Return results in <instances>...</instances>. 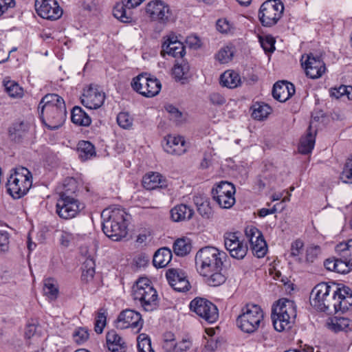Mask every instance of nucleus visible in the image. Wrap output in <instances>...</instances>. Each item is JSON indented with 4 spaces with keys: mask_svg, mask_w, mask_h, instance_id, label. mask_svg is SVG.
Returning a JSON list of instances; mask_svg holds the SVG:
<instances>
[{
    "mask_svg": "<svg viewBox=\"0 0 352 352\" xmlns=\"http://www.w3.org/2000/svg\"><path fill=\"white\" fill-rule=\"evenodd\" d=\"M131 85L135 91L148 98L157 95L162 86L157 78H150L146 74H140L133 78Z\"/></svg>",
    "mask_w": 352,
    "mask_h": 352,
    "instance_id": "obj_11",
    "label": "nucleus"
},
{
    "mask_svg": "<svg viewBox=\"0 0 352 352\" xmlns=\"http://www.w3.org/2000/svg\"><path fill=\"white\" fill-rule=\"evenodd\" d=\"M296 316V305L293 300L282 298L272 307L271 318L274 329L277 331L290 329Z\"/></svg>",
    "mask_w": 352,
    "mask_h": 352,
    "instance_id": "obj_4",
    "label": "nucleus"
},
{
    "mask_svg": "<svg viewBox=\"0 0 352 352\" xmlns=\"http://www.w3.org/2000/svg\"><path fill=\"white\" fill-rule=\"evenodd\" d=\"M174 252L177 256H186L191 250V243L188 239H178L173 244Z\"/></svg>",
    "mask_w": 352,
    "mask_h": 352,
    "instance_id": "obj_40",
    "label": "nucleus"
},
{
    "mask_svg": "<svg viewBox=\"0 0 352 352\" xmlns=\"http://www.w3.org/2000/svg\"><path fill=\"white\" fill-rule=\"evenodd\" d=\"M106 324V315L105 312L102 309H100L96 319L95 322V331L97 333H101L103 331V328Z\"/></svg>",
    "mask_w": 352,
    "mask_h": 352,
    "instance_id": "obj_55",
    "label": "nucleus"
},
{
    "mask_svg": "<svg viewBox=\"0 0 352 352\" xmlns=\"http://www.w3.org/2000/svg\"><path fill=\"white\" fill-rule=\"evenodd\" d=\"M330 95L336 99L346 96L348 100H352V87L341 85L338 88H333Z\"/></svg>",
    "mask_w": 352,
    "mask_h": 352,
    "instance_id": "obj_44",
    "label": "nucleus"
},
{
    "mask_svg": "<svg viewBox=\"0 0 352 352\" xmlns=\"http://www.w3.org/2000/svg\"><path fill=\"white\" fill-rule=\"evenodd\" d=\"M38 109L43 123L50 129H58L65 121V103L58 94H46L41 99Z\"/></svg>",
    "mask_w": 352,
    "mask_h": 352,
    "instance_id": "obj_1",
    "label": "nucleus"
},
{
    "mask_svg": "<svg viewBox=\"0 0 352 352\" xmlns=\"http://www.w3.org/2000/svg\"><path fill=\"white\" fill-rule=\"evenodd\" d=\"M176 352H184L188 350L192 345L191 342L187 339H183L181 342L176 344Z\"/></svg>",
    "mask_w": 352,
    "mask_h": 352,
    "instance_id": "obj_60",
    "label": "nucleus"
},
{
    "mask_svg": "<svg viewBox=\"0 0 352 352\" xmlns=\"http://www.w3.org/2000/svg\"><path fill=\"white\" fill-rule=\"evenodd\" d=\"M138 352H154L150 338L146 334H140L138 339Z\"/></svg>",
    "mask_w": 352,
    "mask_h": 352,
    "instance_id": "obj_47",
    "label": "nucleus"
},
{
    "mask_svg": "<svg viewBox=\"0 0 352 352\" xmlns=\"http://www.w3.org/2000/svg\"><path fill=\"white\" fill-rule=\"evenodd\" d=\"M221 270H214L210 273L206 274H201L206 277L207 284L212 287H217L225 283L226 278L221 273Z\"/></svg>",
    "mask_w": 352,
    "mask_h": 352,
    "instance_id": "obj_39",
    "label": "nucleus"
},
{
    "mask_svg": "<svg viewBox=\"0 0 352 352\" xmlns=\"http://www.w3.org/2000/svg\"><path fill=\"white\" fill-rule=\"evenodd\" d=\"M220 84L223 87L234 89L241 85L240 76L233 70H227L221 75Z\"/></svg>",
    "mask_w": 352,
    "mask_h": 352,
    "instance_id": "obj_31",
    "label": "nucleus"
},
{
    "mask_svg": "<svg viewBox=\"0 0 352 352\" xmlns=\"http://www.w3.org/2000/svg\"><path fill=\"white\" fill-rule=\"evenodd\" d=\"M76 180L73 178L67 179L63 184V190L59 193V196L61 198H74L73 194L76 192Z\"/></svg>",
    "mask_w": 352,
    "mask_h": 352,
    "instance_id": "obj_42",
    "label": "nucleus"
},
{
    "mask_svg": "<svg viewBox=\"0 0 352 352\" xmlns=\"http://www.w3.org/2000/svg\"><path fill=\"white\" fill-rule=\"evenodd\" d=\"M32 184V174L28 169L16 168L8 180V192L14 199L21 198L28 192Z\"/></svg>",
    "mask_w": 352,
    "mask_h": 352,
    "instance_id": "obj_7",
    "label": "nucleus"
},
{
    "mask_svg": "<svg viewBox=\"0 0 352 352\" xmlns=\"http://www.w3.org/2000/svg\"><path fill=\"white\" fill-rule=\"evenodd\" d=\"M305 56H302V65L304 67L306 74L311 78H318L325 72V64L320 57L314 56L312 54L306 56V60L303 61Z\"/></svg>",
    "mask_w": 352,
    "mask_h": 352,
    "instance_id": "obj_19",
    "label": "nucleus"
},
{
    "mask_svg": "<svg viewBox=\"0 0 352 352\" xmlns=\"http://www.w3.org/2000/svg\"><path fill=\"white\" fill-rule=\"evenodd\" d=\"M259 41L261 47L266 52H273L275 50L274 43L275 40L271 36H266L265 37L260 36Z\"/></svg>",
    "mask_w": 352,
    "mask_h": 352,
    "instance_id": "obj_52",
    "label": "nucleus"
},
{
    "mask_svg": "<svg viewBox=\"0 0 352 352\" xmlns=\"http://www.w3.org/2000/svg\"><path fill=\"white\" fill-rule=\"evenodd\" d=\"M217 29L222 34H232L234 27L227 19H220L217 21Z\"/></svg>",
    "mask_w": 352,
    "mask_h": 352,
    "instance_id": "obj_48",
    "label": "nucleus"
},
{
    "mask_svg": "<svg viewBox=\"0 0 352 352\" xmlns=\"http://www.w3.org/2000/svg\"><path fill=\"white\" fill-rule=\"evenodd\" d=\"M143 325V320L140 313L133 309H125L118 316L116 326L118 329H124L132 328L138 332Z\"/></svg>",
    "mask_w": 352,
    "mask_h": 352,
    "instance_id": "obj_15",
    "label": "nucleus"
},
{
    "mask_svg": "<svg viewBox=\"0 0 352 352\" xmlns=\"http://www.w3.org/2000/svg\"><path fill=\"white\" fill-rule=\"evenodd\" d=\"M71 119L73 123L79 126H89L91 120L87 113L80 107L76 106L72 111Z\"/></svg>",
    "mask_w": 352,
    "mask_h": 352,
    "instance_id": "obj_34",
    "label": "nucleus"
},
{
    "mask_svg": "<svg viewBox=\"0 0 352 352\" xmlns=\"http://www.w3.org/2000/svg\"><path fill=\"white\" fill-rule=\"evenodd\" d=\"M101 217L103 219L102 230L109 238L117 241L126 236L128 214L123 209H105Z\"/></svg>",
    "mask_w": 352,
    "mask_h": 352,
    "instance_id": "obj_2",
    "label": "nucleus"
},
{
    "mask_svg": "<svg viewBox=\"0 0 352 352\" xmlns=\"http://www.w3.org/2000/svg\"><path fill=\"white\" fill-rule=\"evenodd\" d=\"M195 204L197 205L198 212L206 219H209L212 215V210L210 206V202L206 197L201 196H195L193 198Z\"/></svg>",
    "mask_w": 352,
    "mask_h": 352,
    "instance_id": "obj_36",
    "label": "nucleus"
},
{
    "mask_svg": "<svg viewBox=\"0 0 352 352\" xmlns=\"http://www.w3.org/2000/svg\"><path fill=\"white\" fill-rule=\"evenodd\" d=\"M166 279L174 290L180 292L188 291L190 285L184 272L179 269H168L166 273Z\"/></svg>",
    "mask_w": 352,
    "mask_h": 352,
    "instance_id": "obj_20",
    "label": "nucleus"
},
{
    "mask_svg": "<svg viewBox=\"0 0 352 352\" xmlns=\"http://www.w3.org/2000/svg\"><path fill=\"white\" fill-rule=\"evenodd\" d=\"M172 252L167 248L159 249L154 254L153 263L155 267L162 268L166 267L171 261Z\"/></svg>",
    "mask_w": 352,
    "mask_h": 352,
    "instance_id": "obj_32",
    "label": "nucleus"
},
{
    "mask_svg": "<svg viewBox=\"0 0 352 352\" xmlns=\"http://www.w3.org/2000/svg\"><path fill=\"white\" fill-rule=\"evenodd\" d=\"M9 236L6 232H0V250L5 252L8 249Z\"/></svg>",
    "mask_w": 352,
    "mask_h": 352,
    "instance_id": "obj_59",
    "label": "nucleus"
},
{
    "mask_svg": "<svg viewBox=\"0 0 352 352\" xmlns=\"http://www.w3.org/2000/svg\"><path fill=\"white\" fill-rule=\"evenodd\" d=\"M161 54L164 56L166 54L175 58H182L185 54V47L177 40V36L170 35L162 44Z\"/></svg>",
    "mask_w": 352,
    "mask_h": 352,
    "instance_id": "obj_22",
    "label": "nucleus"
},
{
    "mask_svg": "<svg viewBox=\"0 0 352 352\" xmlns=\"http://www.w3.org/2000/svg\"><path fill=\"white\" fill-rule=\"evenodd\" d=\"M145 12L152 21L160 23H167L171 16L168 5L162 0H153L148 3Z\"/></svg>",
    "mask_w": 352,
    "mask_h": 352,
    "instance_id": "obj_13",
    "label": "nucleus"
},
{
    "mask_svg": "<svg viewBox=\"0 0 352 352\" xmlns=\"http://www.w3.org/2000/svg\"><path fill=\"white\" fill-rule=\"evenodd\" d=\"M43 292L50 300L57 298L58 289L51 278L46 279L44 282Z\"/></svg>",
    "mask_w": 352,
    "mask_h": 352,
    "instance_id": "obj_45",
    "label": "nucleus"
},
{
    "mask_svg": "<svg viewBox=\"0 0 352 352\" xmlns=\"http://www.w3.org/2000/svg\"><path fill=\"white\" fill-rule=\"evenodd\" d=\"M339 292V285L333 283L329 285L327 283H320L316 285L311 292L310 303L316 309L320 311L324 308V302L329 294H334Z\"/></svg>",
    "mask_w": 352,
    "mask_h": 352,
    "instance_id": "obj_12",
    "label": "nucleus"
},
{
    "mask_svg": "<svg viewBox=\"0 0 352 352\" xmlns=\"http://www.w3.org/2000/svg\"><path fill=\"white\" fill-rule=\"evenodd\" d=\"M336 252L340 261L347 265L349 272L352 270V239L342 242L335 248Z\"/></svg>",
    "mask_w": 352,
    "mask_h": 352,
    "instance_id": "obj_25",
    "label": "nucleus"
},
{
    "mask_svg": "<svg viewBox=\"0 0 352 352\" xmlns=\"http://www.w3.org/2000/svg\"><path fill=\"white\" fill-rule=\"evenodd\" d=\"M226 253L212 246L201 248L195 256V265L200 274H207L214 270H221Z\"/></svg>",
    "mask_w": 352,
    "mask_h": 352,
    "instance_id": "obj_3",
    "label": "nucleus"
},
{
    "mask_svg": "<svg viewBox=\"0 0 352 352\" xmlns=\"http://www.w3.org/2000/svg\"><path fill=\"white\" fill-rule=\"evenodd\" d=\"M104 99V93L97 85H90L87 89H84L81 103L87 108L96 109L103 104Z\"/></svg>",
    "mask_w": 352,
    "mask_h": 352,
    "instance_id": "obj_17",
    "label": "nucleus"
},
{
    "mask_svg": "<svg viewBox=\"0 0 352 352\" xmlns=\"http://www.w3.org/2000/svg\"><path fill=\"white\" fill-rule=\"evenodd\" d=\"M223 237L225 248L230 256L239 260L243 259L248 252L247 244L239 239L236 232H226Z\"/></svg>",
    "mask_w": 352,
    "mask_h": 352,
    "instance_id": "obj_14",
    "label": "nucleus"
},
{
    "mask_svg": "<svg viewBox=\"0 0 352 352\" xmlns=\"http://www.w3.org/2000/svg\"><path fill=\"white\" fill-rule=\"evenodd\" d=\"M324 303L327 307L322 308L320 311L328 314L344 312L352 307V292L348 287L339 286V292L329 294Z\"/></svg>",
    "mask_w": 352,
    "mask_h": 352,
    "instance_id": "obj_8",
    "label": "nucleus"
},
{
    "mask_svg": "<svg viewBox=\"0 0 352 352\" xmlns=\"http://www.w3.org/2000/svg\"><path fill=\"white\" fill-rule=\"evenodd\" d=\"M188 71L189 65L187 63H184L181 65H176L173 68V74L177 80H181L186 78V76Z\"/></svg>",
    "mask_w": 352,
    "mask_h": 352,
    "instance_id": "obj_53",
    "label": "nucleus"
},
{
    "mask_svg": "<svg viewBox=\"0 0 352 352\" xmlns=\"http://www.w3.org/2000/svg\"><path fill=\"white\" fill-rule=\"evenodd\" d=\"M325 268L329 271L336 272L340 274H347L349 272V268L347 265L340 261L338 257H332L326 259L324 261Z\"/></svg>",
    "mask_w": 352,
    "mask_h": 352,
    "instance_id": "obj_35",
    "label": "nucleus"
},
{
    "mask_svg": "<svg viewBox=\"0 0 352 352\" xmlns=\"http://www.w3.org/2000/svg\"><path fill=\"white\" fill-rule=\"evenodd\" d=\"M232 57V52L228 47L221 49L216 55V58L221 63H228L231 60Z\"/></svg>",
    "mask_w": 352,
    "mask_h": 352,
    "instance_id": "obj_56",
    "label": "nucleus"
},
{
    "mask_svg": "<svg viewBox=\"0 0 352 352\" xmlns=\"http://www.w3.org/2000/svg\"><path fill=\"white\" fill-rule=\"evenodd\" d=\"M294 93V85L285 81L276 82L272 89L273 97L282 102L288 100Z\"/></svg>",
    "mask_w": 352,
    "mask_h": 352,
    "instance_id": "obj_24",
    "label": "nucleus"
},
{
    "mask_svg": "<svg viewBox=\"0 0 352 352\" xmlns=\"http://www.w3.org/2000/svg\"><path fill=\"white\" fill-rule=\"evenodd\" d=\"M89 336L88 329L85 327L76 329L73 333L74 341L78 344L85 343L89 339Z\"/></svg>",
    "mask_w": 352,
    "mask_h": 352,
    "instance_id": "obj_50",
    "label": "nucleus"
},
{
    "mask_svg": "<svg viewBox=\"0 0 352 352\" xmlns=\"http://www.w3.org/2000/svg\"><path fill=\"white\" fill-rule=\"evenodd\" d=\"M190 309L208 323H213L219 318L217 306L206 298H195L190 302Z\"/></svg>",
    "mask_w": 352,
    "mask_h": 352,
    "instance_id": "obj_10",
    "label": "nucleus"
},
{
    "mask_svg": "<svg viewBox=\"0 0 352 352\" xmlns=\"http://www.w3.org/2000/svg\"><path fill=\"white\" fill-rule=\"evenodd\" d=\"M133 297L134 300L140 302L146 311H153L157 307V292L146 278H141L136 281L133 287Z\"/></svg>",
    "mask_w": 352,
    "mask_h": 352,
    "instance_id": "obj_6",
    "label": "nucleus"
},
{
    "mask_svg": "<svg viewBox=\"0 0 352 352\" xmlns=\"http://www.w3.org/2000/svg\"><path fill=\"white\" fill-rule=\"evenodd\" d=\"M284 10V6L279 0H268L264 2L259 10L258 17L261 24L272 27L277 23Z\"/></svg>",
    "mask_w": 352,
    "mask_h": 352,
    "instance_id": "obj_9",
    "label": "nucleus"
},
{
    "mask_svg": "<svg viewBox=\"0 0 352 352\" xmlns=\"http://www.w3.org/2000/svg\"><path fill=\"white\" fill-rule=\"evenodd\" d=\"M36 327L35 324H29L26 326L25 330V337L28 339H30L35 333Z\"/></svg>",
    "mask_w": 352,
    "mask_h": 352,
    "instance_id": "obj_63",
    "label": "nucleus"
},
{
    "mask_svg": "<svg viewBox=\"0 0 352 352\" xmlns=\"http://www.w3.org/2000/svg\"><path fill=\"white\" fill-rule=\"evenodd\" d=\"M327 326L335 333L347 332L352 330V320L344 317H334L327 322Z\"/></svg>",
    "mask_w": 352,
    "mask_h": 352,
    "instance_id": "obj_27",
    "label": "nucleus"
},
{
    "mask_svg": "<svg viewBox=\"0 0 352 352\" xmlns=\"http://www.w3.org/2000/svg\"><path fill=\"white\" fill-rule=\"evenodd\" d=\"M316 133V131H314ZM315 145V134L311 131V127L307 129V135L300 140L298 151L302 154H309L311 152Z\"/></svg>",
    "mask_w": 352,
    "mask_h": 352,
    "instance_id": "obj_33",
    "label": "nucleus"
},
{
    "mask_svg": "<svg viewBox=\"0 0 352 352\" xmlns=\"http://www.w3.org/2000/svg\"><path fill=\"white\" fill-rule=\"evenodd\" d=\"M143 186L146 190H154L166 186V181L163 176L158 173H150L143 177Z\"/></svg>",
    "mask_w": 352,
    "mask_h": 352,
    "instance_id": "obj_29",
    "label": "nucleus"
},
{
    "mask_svg": "<svg viewBox=\"0 0 352 352\" xmlns=\"http://www.w3.org/2000/svg\"><path fill=\"white\" fill-rule=\"evenodd\" d=\"M118 125L123 129H129L133 124V119L126 112H120L117 116Z\"/></svg>",
    "mask_w": 352,
    "mask_h": 352,
    "instance_id": "obj_51",
    "label": "nucleus"
},
{
    "mask_svg": "<svg viewBox=\"0 0 352 352\" xmlns=\"http://www.w3.org/2000/svg\"><path fill=\"white\" fill-rule=\"evenodd\" d=\"M340 178L344 183L352 184V155L348 159L341 173Z\"/></svg>",
    "mask_w": 352,
    "mask_h": 352,
    "instance_id": "obj_49",
    "label": "nucleus"
},
{
    "mask_svg": "<svg viewBox=\"0 0 352 352\" xmlns=\"http://www.w3.org/2000/svg\"><path fill=\"white\" fill-rule=\"evenodd\" d=\"M170 214L174 221L179 222L190 220L194 214V210L186 204H179L171 209Z\"/></svg>",
    "mask_w": 352,
    "mask_h": 352,
    "instance_id": "obj_28",
    "label": "nucleus"
},
{
    "mask_svg": "<svg viewBox=\"0 0 352 352\" xmlns=\"http://www.w3.org/2000/svg\"><path fill=\"white\" fill-rule=\"evenodd\" d=\"M95 274V269L83 270L82 272V279L86 282L92 280Z\"/></svg>",
    "mask_w": 352,
    "mask_h": 352,
    "instance_id": "obj_64",
    "label": "nucleus"
},
{
    "mask_svg": "<svg viewBox=\"0 0 352 352\" xmlns=\"http://www.w3.org/2000/svg\"><path fill=\"white\" fill-rule=\"evenodd\" d=\"M15 5L14 0H0V16L4 13L9 8H12Z\"/></svg>",
    "mask_w": 352,
    "mask_h": 352,
    "instance_id": "obj_61",
    "label": "nucleus"
},
{
    "mask_svg": "<svg viewBox=\"0 0 352 352\" xmlns=\"http://www.w3.org/2000/svg\"><path fill=\"white\" fill-rule=\"evenodd\" d=\"M36 10L43 19L56 20L59 19L63 10L55 0H36Z\"/></svg>",
    "mask_w": 352,
    "mask_h": 352,
    "instance_id": "obj_18",
    "label": "nucleus"
},
{
    "mask_svg": "<svg viewBox=\"0 0 352 352\" xmlns=\"http://www.w3.org/2000/svg\"><path fill=\"white\" fill-rule=\"evenodd\" d=\"M264 312L261 307L256 304L249 303L241 309V314L237 317L236 325L243 332L252 333L262 324Z\"/></svg>",
    "mask_w": 352,
    "mask_h": 352,
    "instance_id": "obj_5",
    "label": "nucleus"
},
{
    "mask_svg": "<svg viewBox=\"0 0 352 352\" xmlns=\"http://www.w3.org/2000/svg\"><path fill=\"white\" fill-rule=\"evenodd\" d=\"M209 99L212 104L217 106H221L226 102L225 97L221 94L217 92L212 93L209 96Z\"/></svg>",
    "mask_w": 352,
    "mask_h": 352,
    "instance_id": "obj_58",
    "label": "nucleus"
},
{
    "mask_svg": "<svg viewBox=\"0 0 352 352\" xmlns=\"http://www.w3.org/2000/svg\"><path fill=\"white\" fill-rule=\"evenodd\" d=\"M320 253L319 246H311L307 248L306 252V259L308 262H314L318 255Z\"/></svg>",
    "mask_w": 352,
    "mask_h": 352,
    "instance_id": "obj_57",
    "label": "nucleus"
},
{
    "mask_svg": "<svg viewBox=\"0 0 352 352\" xmlns=\"http://www.w3.org/2000/svg\"><path fill=\"white\" fill-rule=\"evenodd\" d=\"M270 112V107L265 104H255L253 106L252 116L253 118L261 120L267 117Z\"/></svg>",
    "mask_w": 352,
    "mask_h": 352,
    "instance_id": "obj_43",
    "label": "nucleus"
},
{
    "mask_svg": "<svg viewBox=\"0 0 352 352\" xmlns=\"http://www.w3.org/2000/svg\"><path fill=\"white\" fill-rule=\"evenodd\" d=\"M303 244L300 241H296L292 244L291 255L296 256L300 253V250L302 248Z\"/></svg>",
    "mask_w": 352,
    "mask_h": 352,
    "instance_id": "obj_62",
    "label": "nucleus"
},
{
    "mask_svg": "<svg viewBox=\"0 0 352 352\" xmlns=\"http://www.w3.org/2000/svg\"><path fill=\"white\" fill-rule=\"evenodd\" d=\"M165 109L169 113L171 120H173L177 123L182 122V113L175 106L167 104L165 106Z\"/></svg>",
    "mask_w": 352,
    "mask_h": 352,
    "instance_id": "obj_54",
    "label": "nucleus"
},
{
    "mask_svg": "<svg viewBox=\"0 0 352 352\" xmlns=\"http://www.w3.org/2000/svg\"><path fill=\"white\" fill-rule=\"evenodd\" d=\"M6 93L13 98H21L23 96V88L15 81L7 78L3 80Z\"/></svg>",
    "mask_w": 352,
    "mask_h": 352,
    "instance_id": "obj_38",
    "label": "nucleus"
},
{
    "mask_svg": "<svg viewBox=\"0 0 352 352\" xmlns=\"http://www.w3.org/2000/svg\"><path fill=\"white\" fill-rule=\"evenodd\" d=\"M79 157L82 161L96 155L94 146L89 141H80L78 144Z\"/></svg>",
    "mask_w": 352,
    "mask_h": 352,
    "instance_id": "obj_37",
    "label": "nucleus"
},
{
    "mask_svg": "<svg viewBox=\"0 0 352 352\" xmlns=\"http://www.w3.org/2000/svg\"><path fill=\"white\" fill-rule=\"evenodd\" d=\"M107 344L109 351L112 352H124L126 348L123 339L112 330L107 333Z\"/></svg>",
    "mask_w": 352,
    "mask_h": 352,
    "instance_id": "obj_26",
    "label": "nucleus"
},
{
    "mask_svg": "<svg viewBox=\"0 0 352 352\" xmlns=\"http://www.w3.org/2000/svg\"><path fill=\"white\" fill-rule=\"evenodd\" d=\"M129 8L128 5L123 2L117 3L113 8V16L122 23H131L133 21V15L131 10Z\"/></svg>",
    "mask_w": 352,
    "mask_h": 352,
    "instance_id": "obj_30",
    "label": "nucleus"
},
{
    "mask_svg": "<svg viewBox=\"0 0 352 352\" xmlns=\"http://www.w3.org/2000/svg\"><path fill=\"white\" fill-rule=\"evenodd\" d=\"M245 234L249 239L254 255L263 257L267 251V246L261 232L256 227L250 226L245 229Z\"/></svg>",
    "mask_w": 352,
    "mask_h": 352,
    "instance_id": "obj_16",
    "label": "nucleus"
},
{
    "mask_svg": "<svg viewBox=\"0 0 352 352\" xmlns=\"http://www.w3.org/2000/svg\"><path fill=\"white\" fill-rule=\"evenodd\" d=\"M213 198L223 208H230L235 203L234 195H216Z\"/></svg>",
    "mask_w": 352,
    "mask_h": 352,
    "instance_id": "obj_46",
    "label": "nucleus"
},
{
    "mask_svg": "<svg viewBox=\"0 0 352 352\" xmlns=\"http://www.w3.org/2000/svg\"><path fill=\"white\" fill-rule=\"evenodd\" d=\"M163 144L164 151L171 155H181L186 151V141L182 136L167 135Z\"/></svg>",
    "mask_w": 352,
    "mask_h": 352,
    "instance_id": "obj_23",
    "label": "nucleus"
},
{
    "mask_svg": "<svg viewBox=\"0 0 352 352\" xmlns=\"http://www.w3.org/2000/svg\"><path fill=\"white\" fill-rule=\"evenodd\" d=\"M235 188L234 185L228 182H221L217 185L215 188H212V196L216 195H234Z\"/></svg>",
    "mask_w": 352,
    "mask_h": 352,
    "instance_id": "obj_41",
    "label": "nucleus"
},
{
    "mask_svg": "<svg viewBox=\"0 0 352 352\" xmlns=\"http://www.w3.org/2000/svg\"><path fill=\"white\" fill-rule=\"evenodd\" d=\"M80 210L79 203L75 198L59 197L56 204V212L60 218L74 217Z\"/></svg>",
    "mask_w": 352,
    "mask_h": 352,
    "instance_id": "obj_21",
    "label": "nucleus"
}]
</instances>
